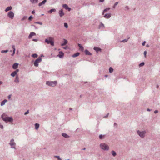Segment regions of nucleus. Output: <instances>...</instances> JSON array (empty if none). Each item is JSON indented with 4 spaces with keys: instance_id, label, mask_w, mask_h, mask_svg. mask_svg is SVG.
I'll use <instances>...</instances> for the list:
<instances>
[{
    "instance_id": "obj_40",
    "label": "nucleus",
    "mask_w": 160,
    "mask_h": 160,
    "mask_svg": "<svg viewBox=\"0 0 160 160\" xmlns=\"http://www.w3.org/2000/svg\"><path fill=\"white\" fill-rule=\"evenodd\" d=\"M56 157L57 158L58 160H61V158H60L59 156H56Z\"/></svg>"
},
{
    "instance_id": "obj_1",
    "label": "nucleus",
    "mask_w": 160,
    "mask_h": 160,
    "mask_svg": "<svg viewBox=\"0 0 160 160\" xmlns=\"http://www.w3.org/2000/svg\"><path fill=\"white\" fill-rule=\"evenodd\" d=\"M2 118L3 121L7 122H11L12 121L13 119L12 118L10 117H8L5 114H2Z\"/></svg>"
},
{
    "instance_id": "obj_44",
    "label": "nucleus",
    "mask_w": 160,
    "mask_h": 160,
    "mask_svg": "<svg viewBox=\"0 0 160 160\" xmlns=\"http://www.w3.org/2000/svg\"><path fill=\"white\" fill-rule=\"evenodd\" d=\"M104 135H101V136H100V137H101V139H102V138H103L104 137Z\"/></svg>"
},
{
    "instance_id": "obj_58",
    "label": "nucleus",
    "mask_w": 160,
    "mask_h": 160,
    "mask_svg": "<svg viewBox=\"0 0 160 160\" xmlns=\"http://www.w3.org/2000/svg\"><path fill=\"white\" fill-rule=\"evenodd\" d=\"M147 110H148V111H150V110H149V109H147Z\"/></svg>"
},
{
    "instance_id": "obj_51",
    "label": "nucleus",
    "mask_w": 160,
    "mask_h": 160,
    "mask_svg": "<svg viewBox=\"0 0 160 160\" xmlns=\"http://www.w3.org/2000/svg\"><path fill=\"white\" fill-rule=\"evenodd\" d=\"M33 41H35V42H36L37 41V39H33Z\"/></svg>"
},
{
    "instance_id": "obj_46",
    "label": "nucleus",
    "mask_w": 160,
    "mask_h": 160,
    "mask_svg": "<svg viewBox=\"0 0 160 160\" xmlns=\"http://www.w3.org/2000/svg\"><path fill=\"white\" fill-rule=\"evenodd\" d=\"M11 95H9L8 96V98L9 99H10V98H11Z\"/></svg>"
},
{
    "instance_id": "obj_19",
    "label": "nucleus",
    "mask_w": 160,
    "mask_h": 160,
    "mask_svg": "<svg viewBox=\"0 0 160 160\" xmlns=\"http://www.w3.org/2000/svg\"><path fill=\"white\" fill-rule=\"evenodd\" d=\"M85 52L86 55H91V54L90 53V52L87 50H86L85 51Z\"/></svg>"
},
{
    "instance_id": "obj_59",
    "label": "nucleus",
    "mask_w": 160,
    "mask_h": 160,
    "mask_svg": "<svg viewBox=\"0 0 160 160\" xmlns=\"http://www.w3.org/2000/svg\"><path fill=\"white\" fill-rule=\"evenodd\" d=\"M108 76L107 75H105V77H107Z\"/></svg>"
},
{
    "instance_id": "obj_14",
    "label": "nucleus",
    "mask_w": 160,
    "mask_h": 160,
    "mask_svg": "<svg viewBox=\"0 0 160 160\" xmlns=\"http://www.w3.org/2000/svg\"><path fill=\"white\" fill-rule=\"evenodd\" d=\"M64 55L63 53L62 52H59V54L58 55V56L60 58H63Z\"/></svg>"
},
{
    "instance_id": "obj_37",
    "label": "nucleus",
    "mask_w": 160,
    "mask_h": 160,
    "mask_svg": "<svg viewBox=\"0 0 160 160\" xmlns=\"http://www.w3.org/2000/svg\"><path fill=\"white\" fill-rule=\"evenodd\" d=\"M35 23H37V24H39L41 25H42V23L41 22H35Z\"/></svg>"
},
{
    "instance_id": "obj_15",
    "label": "nucleus",
    "mask_w": 160,
    "mask_h": 160,
    "mask_svg": "<svg viewBox=\"0 0 160 160\" xmlns=\"http://www.w3.org/2000/svg\"><path fill=\"white\" fill-rule=\"evenodd\" d=\"M63 40H64V42L63 43L61 44V45L62 46L65 45L68 43V41L66 39H64Z\"/></svg>"
},
{
    "instance_id": "obj_10",
    "label": "nucleus",
    "mask_w": 160,
    "mask_h": 160,
    "mask_svg": "<svg viewBox=\"0 0 160 160\" xmlns=\"http://www.w3.org/2000/svg\"><path fill=\"white\" fill-rule=\"evenodd\" d=\"M36 35L35 33L33 32H31L28 36V38L29 39L31 38L33 36H35Z\"/></svg>"
},
{
    "instance_id": "obj_32",
    "label": "nucleus",
    "mask_w": 160,
    "mask_h": 160,
    "mask_svg": "<svg viewBox=\"0 0 160 160\" xmlns=\"http://www.w3.org/2000/svg\"><path fill=\"white\" fill-rule=\"evenodd\" d=\"M112 153L113 156H115L116 155V153L113 151L112 152Z\"/></svg>"
},
{
    "instance_id": "obj_38",
    "label": "nucleus",
    "mask_w": 160,
    "mask_h": 160,
    "mask_svg": "<svg viewBox=\"0 0 160 160\" xmlns=\"http://www.w3.org/2000/svg\"><path fill=\"white\" fill-rule=\"evenodd\" d=\"M146 54H147V51H145L144 52V55L145 57H146Z\"/></svg>"
},
{
    "instance_id": "obj_36",
    "label": "nucleus",
    "mask_w": 160,
    "mask_h": 160,
    "mask_svg": "<svg viewBox=\"0 0 160 160\" xmlns=\"http://www.w3.org/2000/svg\"><path fill=\"white\" fill-rule=\"evenodd\" d=\"M8 51V50H2L1 51L2 53H4V52H7Z\"/></svg>"
},
{
    "instance_id": "obj_5",
    "label": "nucleus",
    "mask_w": 160,
    "mask_h": 160,
    "mask_svg": "<svg viewBox=\"0 0 160 160\" xmlns=\"http://www.w3.org/2000/svg\"><path fill=\"white\" fill-rule=\"evenodd\" d=\"M42 61V58L39 57L34 62V65L36 67H37L38 65V63Z\"/></svg>"
},
{
    "instance_id": "obj_39",
    "label": "nucleus",
    "mask_w": 160,
    "mask_h": 160,
    "mask_svg": "<svg viewBox=\"0 0 160 160\" xmlns=\"http://www.w3.org/2000/svg\"><path fill=\"white\" fill-rule=\"evenodd\" d=\"M27 18V17H24L22 19V21H23L24 20L26 19Z\"/></svg>"
},
{
    "instance_id": "obj_21",
    "label": "nucleus",
    "mask_w": 160,
    "mask_h": 160,
    "mask_svg": "<svg viewBox=\"0 0 160 160\" xmlns=\"http://www.w3.org/2000/svg\"><path fill=\"white\" fill-rule=\"evenodd\" d=\"M7 102V100L6 99H5L2 102L1 105L2 106L5 103Z\"/></svg>"
},
{
    "instance_id": "obj_55",
    "label": "nucleus",
    "mask_w": 160,
    "mask_h": 160,
    "mask_svg": "<svg viewBox=\"0 0 160 160\" xmlns=\"http://www.w3.org/2000/svg\"><path fill=\"white\" fill-rule=\"evenodd\" d=\"M108 114H109L108 113L107 114V116H105V117H107L108 116Z\"/></svg>"
},
{
    "instance_id": "obj_53",
    "label": "nucleus",
    "mask_w": 160,
    "mask_h": 160,
    "mask_svg": "<svg viewBox=\"0 0 160 160\" xmlns=\"http://www.w3.org/2000/svg\"><path fill=\"white\" fill-rule=\"evenodd\" d=\"M68 48V47H64L63 48L65 49H67Z\"/></svg>"
},
{
    "instance_id": "obj_7",
    "label": "nucleus",
    "mask_w": 160,
    "mask_h": 160,
    "mask_svg": "<svg viewBox=\"0 0 160 160\" xmlns=\"http://www.w3.org/2000/svg\"><path fill=\"white\" fill-rule=\"evenodd\" d=\"M138 134L142 138L144 136L145 133H146L145 131L139 132V131H137Z\"/></svg>"
},
{
    "instance_id": "obj_2",
    "label": "nucleus",
    "mask_w": 160,
    "mask_h": 160,
    "mask_svg": "<svg viewBox=\"0 0 160 160\" xmlns=\"http://www.w3.org/2000/svg\"><path fill=\"white\" fill-rule=\"evenodd\" d=\"M54 38L52 37H49L48 38L45 40V42L47 43L50 44L52 46L54 45Z\"/></svg>"
},
{
    "instance_id": "obj_48",
    "label": "nucleus",
    "mask_w": 160,
    "mask_h": 160,
    "mask_svg": "<svg viewBox=\"0 0 160 160\" xmlns=\"http://www.w3.org/2000/svg\"><path fill=\"white\" fill-rule=\"evenodd\" d=\"M100 26H101V27H102H102H104V25H103V24H102V23H101V25H100Z\"/></svg>"
},
{
    "instance_id": "obj_33",
    "label": "nucleus",
    "mask_w": 160,
    "mask_h": 160,
    "mask_svg": "<svg viewBox=\"0 0 160 160\" xmlns=\"http://www.w3.org/2000/svg\"><path fill=\"white\" fill-rule=\"evenodd\" d=\"M32 56L34 58H36L38 57V55L36 54H32Z\"/></svg>"
},
{
    "instance_id": "obj_9",
    "label": "nucleus",
    "mask_w": 160,
    "mask_h": 160,
    "mask_svg": "<svg viewBox=\"0 0 160 160\" xmlns=\"http://www.w3.org/2000/svg\"><path fill=\"white\" fill-rule=\"evenodd\" d=\"M63 7L64 8L68 10L69 11H70L71 10V8H69L68 7V6L67 4H63Z\"/></svg>"
},
{
    "instance_id": "obj_42",
    "label": "nucleus",
    "mask_w": 160,
    "mask_h": 160,
    "mask_svg": "<svg viewBox=\"0 0 160 160\" xmlns=\"http://www.w3.org/2000/svg\"><path fill=\"white\" fill-rule=\"evenodd\" d=\"M118 2H116L114 4V6H113V8H115V6L117 5H118Z\"/></svg>"
},
{
    "instance_id": "obj_34",
    "label": "nucleus",
    "mask_w": 160,
    "mask_h": 160,
    "mask_svg": "<svg viewBox=\"0 0 160 160\" xmlns=\"http://www.w3.org/2000/svg\"><path fill=\"white\" fill-rule=\"evenodd\" d=\"M64 26L66 28H68V25L67 23H64Z\"/></svg>"
},
{
    "instance_id": "obj_35",
    "label": "nucleus",
    "mask_w": 160,
    "mask_h": 160,
    "mask_svg": "<svg viewBox=\"0 0 160 160\" xmlns=\"http://www.w3.org/2000/svg\"><path fill=\"white\" fill-rule=\"evenodd\" d=\"M144 62H142L139 64V66L140 67H142V66H143L144 65Z\"/></svg>"
},
{
    "instance_id": "obj_11",
    "label": "nucleus",
    "mask_w": 160,
    "mask_h": 160,
    "mask_svg": "<svg viewBox=\"0 0 160 160\" xmlns=\"http://www.w3.org/2000/svg\"><path fill=\"white\" fill-rule=\"evenodd\" d=\"M104 17L106 18H108L111 17V14L110 13L109 14H104Z\"/></svg>"
},
{
    "instance_id": "obj_43",
    "label": "nucleus",
    "mask_w": 160,
    "mask_h": 160,
    "mask_svg": "<svg viewBox=\"0 0 160 160\" xmlns=\"http://www.w3.org/2000/svg\"><path fill=\"white\" fill-rule=\"evenodd\" d=\"M29 113V111L28 110L24 114L25 115H26L27 114H28Z\"/></svg>"
},
{
    "instance_id": "obj_29",
    "label": "nucleus",
    "mask_w": 160,
    "mask_h": 160,
    "mask_svg": "<svg viewBox=\"0 0 160 160\" xmlns=\"http://www.w3.org/2000/svg\"><path fill=\"white\" fill-rule=\"evenodd\" d=\"M30 1L32 3H37L38 1V0H30Z\"/></svg>"
},
{
    "instance_id": "obj_54",
    "label": "nucleus",
    "mask_w": 160,
    "mask_h": 160,
    "mask_svg": "<svg viewBox=\"0 0 160 160\" xmlns=\"http://www.w3.org/2000/svg\"><path fill=\"white\" fill-rule=\"evenodd\" d=\"M2 84V82L0 81V85Z\"/></svg>"
},
{
    "instance_id": "obj_8",
    "label": "nucleus",
    "mask_w": 160,
    "mask_h": 160,
    "mask_svg": "<svg viewBox=\"0 0 160 160\" xmlns=\"http://www.w3.org/2000/svg\"><path fill=\"white\" fill-rule=\"evenodd\" d=\"M19 70L18 69H17L16 71L13 72L11 74V75L13 77H14L15 75H16L17 73L18 72Z\"/></svg>"
},
{
    "instance_id": "obj_27",
    "label": "nucleus",
    "mask_w": 160,
    "mask_h": 160,
    "mask_svg": "<svg viewBox=\"0 0 160 160\" xmlns=\"http://www.w3.org/2000/svg\"><path fill=\"white\" fill-rule=\"evenodd\" d=\"M56 11V9H52L48 11V12L51 13L52 12H55Z\"/></svg>"
},
{
    "instance_id": "obj_16",
    "label": "nucleus",
    "mask_w": 160,
    "mask_h": 160,
    "mask_svg": "<svg viewBox=\"0 0 160 160\" xmlns=\"http://www.w3.org/2000/svg\"><path fill=\"white\" fill-rule=\"evenodd\" d=\"M13 139H12L11 140L10 144L12 147H13L15 145V143L13 142Z\"/></svg>"
},
{
    "instance_id": "obj_50",
    "label": "nucleus",
    "mask_w": 160,
    "mask_h": 160,
    "mask_svg": "<svg viewBox=\"0 0 160 160\" xmlns=\"http://www.w3.org/2000/svg\"><path fill=\"white\" fill-rule=\"evenodd\" d=\"M158 112V110H155V111H154V113H157Z\"/></svg>"
},
{
    "instance_id": "obj_45",
    "label": "nucleus",
    "mask_w": 160,
    "mask_h": 160,
    "mask_svg": "<svg viewBox=\"0 0 160 160\" xmlns=\"http://www.w3.org/2000/svg\"><path fill=\"white\" fill-rule=\"evenodd\" d=\"M128 41V39L127 40H126V39H124L123 40V41H122V42H126L127 41Z\"/></svg>"
},
{
    "instance_id": "obj_31",
    "label": "nucleus",
    "mask_w": 160,
    "mask_h": 160,
    "mask_svg": "<svg viewBox=\"0 0 160 160\" xmlns=\"http://www.w3.org/2000/svg\"><path fill=\"white\" fill-rule=\"evenodd\" d=\"M113 68H112L110 67L109 68V72H110L112 73V72H113Z\"/></svg>"
},
{
    "instance_id": "obj_52",
    "label": "nucleus",
    "mask_w": 160,
    "mask_h": 160,
    "mask_svg": "<svg viewBox=\"0 0 160 160\" xmlns=\"http://www.w3.org/2000/svg\"><path fill=\"white\" fill-rule=\"evenodd\" d=\"M35 13V12L34 11H33L32 12V13L33 14H34Z\"/></svg>"
},
{
    "instance_id": "obj_25",
    "label": "nucleus",
    "mask_w": 160,
    "mask_h": 160,
    "mask_svg": "<svg viewBox=\"0 0 160 160\" xmlns=\"http://www.w3.org/2000/svg\"><path fill=\"white\" fill-rule=\"evenodd\" d=\"M94 50H95L97 52H98V51H100V49L98 48V47H95L94 48Z\"/></svg>"
},
{
    "instance_id": "obj_30",
    "label": "nucleus",
    "mask_w": 160,
    "mask_h": 160,
    "mask_svg": "<svg viewBox=\"0 0 160 160\" xmlns=\"http://www.w3.org/2000/svg\"><path fill=\"white\" fill-rule=\"evenodd\" d=\"M12 48L13 49V54H12V55H13L14 54V53H15V46L14 45H13L12 46Z\"/></svg>"
},
{
    "instance_id": "obj_26",
    "label": "nucleus",
    "mask_w": 160,
    "mask_h": 160,
    "mask_svg": "<svg viewBox=\"0 0 160 160\" xmlns=\"http://www.w3.org/2000/svg\"><path fill=\"white\" fill-rule=\"evenodd\" d=\"M78 46L79 47L80 49L82 51L83 50V47L80 44H78Z\"/></svg>"
},
{
    "instance_id": "obj_6",
    "label": "nucleus",
    "mask_w": 160,
    "mask_h": 160,
    "mask_svg": "<svg viewBox=\"0 0 160 160\" xmlns=\"http://www.w3.org/2000/svg\"><path fill=\"white\" fill-rule=\"evenodd\" d=\"M8 16L10 18L12 19L14 18V13L12 11H10L8 13Z\"/></svg>"
},
{
    "instance_id": "obj_57",
    "label": "nucleus",
    "mask_w": 160,
    "mask_h": 160,
    "mask_svg": "<svg viewBox=\"0 0 160 160\" xmlns=\"http://www.w3.org/2000/svg\"><path fill=\"white\" fill-rule=\"evenodd\" d=\"M85 149H86V148H84L83 149V150H85Z\"/></svg>"
},
{
    "instance_id": "obj_56",
    "label": "nucleus",
    "mask_w": 160,
    "mask_h": 160,
    "mask_svg": "<svg viewBox=\"0 0 160 160\" xmlns=\"http://www.w3.org/2000/svg\"><path fill=\"white\" fill-rule=\"evenodd\" d=\"M104 0H101V2H102L104 1Z\"/></svg>"
},
{
    "instance_id": "obj_22",
    "label": "nucleus",
    "mask_w": 160,
    "mask_h": 160,
    "mask_svg": "<svg viewBox=\"0 0 160 160\" xmlns=\"http://www.w3.org/2000/svg\"><path fill=\"white\" fill-rule=\"evenodd\" d=\"M14 81L16 82H19V78L18 76H16V77Z\"/></svg>"
},
{
    "instance_id": "obj_12",
    "label": "nucleus",
    "mask_w": 160,
    "mask_h": 160,
    "mask_svg": "<svg viewBox=\"0 0 160 160\" xmlns=\"http://www.w3.org/2000/svg\"><path fill=\"white\" fill-rule=\"evenodd\" d=\"M18 64L17 63H14L12 66V68L14 69H16L18 67Z\"/></svg>"
},
{
    "instance_id": "obj_24",
    "label": "nucleus",
    "mask_w": 160,
    "mask_h": 160,
    "mask_svg": "<svg viewBox=\"0 0 160 160\" xmlns=\"http://www.w3.org/2000/svg\"><path fill=\"white\" fill-rule=\"evenodd\" d=\"M80 53L79 52H77L76 53L73 54L72 56L73 57H75L79 55Z\"/></svg>"
},
{
    "instance_id": "obj_18",
    "label": "nucleus",
    "mask_w": 160,
    "mask_h": 160,
    "mask_svg": "<svg viewBox=\"0 0 160 160\" xmlns=\"http://www.w3.org/2000/svg\"><path fill=\"white\" fill-rule=\"evenodd\" d=\"M12 9V7L11 6L8 7L5 10L6 12H7L8 11L11 10Z\"/></svg>"
},
{
    "instance_id": "obj_28",
    "label": "nucleus",
    "mask_w": 160,
    "mask_h": 160,
    "mask_svg": "<svg viewBox=\"0 0 160 160\" xmlns=\"http://www.w3.org/2000/svg\"><path fill=\"white\" fill-rule=\"evenodd\" d=\"M39 125L38 123H36L35 124V128L36 129H38L39 127Z\"/></svg>"
},
{
    "instance_id": "obj_3",
    "label": "nucleus",
    "mask_w": 160,
    "mask_h": 160,
    "mask_svg": "<svg viewBox=\"0 0 160 160\" xmlns=\"http://www.w3.org/2000/svg\"><path fill=\"white\" fill-rule=\"evenodd\" d=\"M46 84L47 85H48L49 86L54 87L56 86L57 84V82L56 81L53 82L47 81L46 82Z\"/></svg>"
},
{
    "instance_id": "obj_49",
    "label": "nucleus",
    "mask_w": 160,
    "mask_h": 160,
    "mask_svg": "<svg viewBox=\"0 0 160 160\" xmlns=\"http://www.w3.org/2000/svg\"><path fill=\"white\" fill-rule=\"evenodd\" d=\"M146 43V42H144L142 43V45L143 46H144L145 45V43Z\"/></svg>"
},
{
    "instance_id": "obj_41",
    "label": "nucleus",
    "mask_w": 160,
    "mask_h": 160,
    "mask_svg": "<svg viewBox=\"0 0 160 160\" xmlns=\"http://www.w3.org/2000/svg\"><path fill=\"white\" fill-rule=\"evenodd\" d=\"M32 16H30L28 18V20H31L32 19Z\"/></svg>"
},
{
    "instance_id": "obj_17",
    "label": "nucleus",
    "mask_w": 160,
    "mask_h": 160,
    "mask_svg": "<svg viewBox=\"0 0 160 160\" xmlns=\"http://www.w3.org/2000/svg\"><path fill=\"white\" fill-rule=\"evenodd\" d=\"M47 1V0H43V1H42L40 3H39L38 5L39 6H41L42 5L44 4L45 2H46Z\"/></svg>"
},
{
    "instance_id": "obj_47",
    "label": "nucleus",
    "mask_w": 160,
    "mask_h": 160,
    "mask_svg": "<svg viewBox=\"0 0 160 160\" xmlns=\"http://www.w3.org/2000/svg\"><path fill=\"white\" fill-rule=\"evenodd\" d=\"M0 127L2 128V129H3V126L2 125H0Z\"/></svg>"
},
{
    "instance_id": "obj_13",
    "label": "nucleus",
    "mask_w": 160,
    "mask_h": 160,
    "mask_svg": "<svg viewBox=\"0 0 160 160\" xmlns=\"http://www.w3.org/2000/svg\"><path fill=\"white\" fill-rule=\"evenodd\" d=\"M59 14L60 17H62L64 15V13L63 12L62 9L59 11Z\"/></svg>"
},
{
    "instance_id": "obj_23",
    "label": "nucleus",
    "mask_w": 160,
    "mask_h": 160,
    "mask_svg": "<svg viewBox=\"0 0 160 160\" xmlns=\"http://www.w3.org/2000/svg\"><path fill=\"white\" fill-rule=\"evenodd\" d=\"M62 135L65 138H68L69 136L66 133H63L62 134Z\"/></svg>"
},
{
    "instance_id": "obj_20",
    "label": "nucleus",
    "mask_w": 160,
    "mask_h": 160,
    "mask_svg": "<svg viewBox=\"0 0 160 160\" xmlns=\"http://www.w3.org/2000/svg\"><path fill=\"white\" fill-rule=\"evenodd\" d=\"M110 8H107L105 9L103 11V12L102 13L103 15H104L106 12H107L108 11L110 10Z\"/></svg>"
},
{
    "instance_id": "obj_4",
    "label": "nucleus",
    "mask_w": 160,
    "mask_h": 160,
    "mask_svg": "<svg viewBox=\"0 0 160 160\" xmlns=\"http://www.w3.org/2000/svg\"><path fill=\"white\" fill-rule=\"evenodd\" d=\"M101 148L104 150H108L109 149L108 146L105 143H102L101 144Z\"/></svg>"
}]
</instances>
